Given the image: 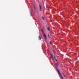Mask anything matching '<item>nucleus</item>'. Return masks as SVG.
Instances as JSON below:
<instances>
[{"label":"nucleus","mask_w":79,"mask_h":79,"mask_svg":"<svg viewBox=\"0 0 79 79\" xmlns=\"http://www.w3.org/2000/svg\"><path fill=\"white\" fill-rule=\"evenodd\" d=\"M54 59H55L56 61H57V60L56 59L55 56V55H54Z\"/></svg>","instance_id":"20e7f679"},{"label":"nucleus","mask_w":79,"mask_h":79,"mask_svg":"<svg viewBox=\"0 0 79 79\" xmlns=\"http://www.w3.org/2000/svg\"><path fill=\"white\" fill-rule=\"evenodd\" d=\"M57 72L58 73V74L60 76V77H61V78H62V79H63V77L61 75V74H60V72H59V70H57Z\"/></svg>","instance_id":"f257e3e1"},{"label":"nucleus","mask_w":79,"mask_h":79,"mask_svg":"<svg viewBox=\"0 0 79 79\" xmlns=\"http://www.w3.org/2000/svg\"><path fill=\"white\" fill-rule=\"evenodd\" d=\"M48 37L49 38V34H48Z\"/></svg>","instance_id":"ddd939ff"},{"label":"nucleus","mask_w":79,"mask_h":79,"mask_svg":"<svg viewBox=\"0 0 79 79\" xmlns=\"http://www.w3.org/2000/svg\"><path fill=\"white\" fill-rule=\"evenodd\" d=\"M62 74H63V75H64V77H65V75H64V73H62Z\"/></svg>","instance_id":"6e6552de"},{"label":"nucleus","mask_w":79,"mask_h":79,"mask_svg":"<svg viewBox=\"0 0 79 79\" xmlns=\"http://www.w3.org/2000/svg\"><path fill=\"white\" fill-rule=\"evenodd\" d=\"M39 38L40 40H41V37H40V35L39 36Z\"/></svg>","instance_id":"39448f33"},{"label":"nucleus","mask_w":79,"mask_h":79,"mask_svg":"<svg viewBox=\"0 0 79 79\" xmlns=\"http://www.w3.org/2000/svg\"><path fill=\"white\" fill-rule=\"evenodd\" d=\"M40 6V11H42V7H41V6L39 5Z\"/></svg>","instance_id":"7ed1b4c3"},{"label":"nucleus","mask_w":79,"mask_h":79,"mask_svg":"<svg viewBox=\"0 0 79 79\" xmlns=\"http://www.w3.org/2000/svg\"><path fill=\"white\" fill-rule=\"evenodd\" d=\"M53 52L55 54V52H54V51H53Z\"/></svg>","instance_id":"9d476101"},{"label":"nucleus","mask_w":79,"mask_h":79,"mask_svg":"<svg viewBox=\"0 0 79 79\" xmlns=\"http://www.w3.org/2000/svg\"><path fill=\"white\" fill-rule=\"evenodd\" d=\"M51 56H52V58H53V56H52V54H51Z\"/></svg>","instance_id":"4468645a"},{"label":"nucleus","mask_w":79,"mask_h":79,"mask_svg":"<svg viewBox=\"0 0 79 79\" xmlns=\"http://www.w3.org/2000/svg\"><path fill=\"white\" fill-rule=\"evenodd\" d=\"M42 19H43L44 20V17H42Z\"/></svg>","instance_id":"1a4fd4ad"},{"label":"nucleus","mask_w":79,"mask_h":79,"mask_svg":"<svg viewBox=\"0 0 79 79\" xmlns=\"http://www.w3.org/2000/svg\"><path fill=\"white\" fill-rule=\"evenodd\" d=\"M47 29L48 30V31H50V28H49V27H48Z\"/></svg>","instance_id":"0eeeda50"},{"label":"nucleus","mask_w":79,"mask_h":79,"mask_svg":"<svg viewBox=\"0 0 79 79\" xmlns=\"http://www.w3.org/2000/svg\"><path fill=\"white\" fill-rule=\"evenodd\" d=\"M43 35L45 38V39H47V37L46 36V35L44 33H43Z\"/></svg>","instance_id":"f03ea898"},{"label":"nucleus","mask_w":79,"mask_h":79,"mask_svg":"<svg viewBox=\"0 0 79 79\" xmlns=\"http://www.w3.org/2000/svg\"><path fill=\"white\" fill-rule=\"evenodd\" d=\"M50 44H52V42H51V41L50 42Z\"/></svg>","instance_id":"9b49d317"},{"label":"nucleus","mask_w":79,"mask_h":79,"mask_svg":"<svg viewBox=\"0 0 79 79\" xmlns=\"http://www.w3.org/2000/svg\"><path fill=\"white\" fill-rule=\"evenodd\" d=\"M56 66H58V62H57V63H56Z\"/></svg>","instance_id":"423d86ee"},{"label":"nucleus","mask_w":79,"mask_h":79,"mask_svg":"<svg viewBox=\"0 0 79 79\" xmlns=\"http://www.w3.org/2000/svg\"><path fill=\"white\" fill-rule=\"evenodd\" d=\"M30 15H31V16H32V14H31Z\"/></svg>","instance_id":"f8f14e48"}]
</instances>
